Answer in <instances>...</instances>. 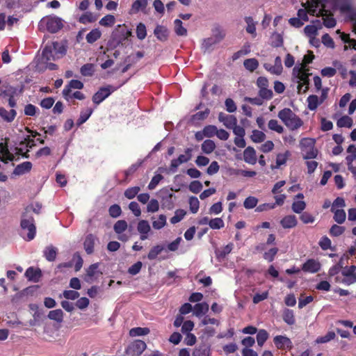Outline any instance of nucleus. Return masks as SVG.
<instances>
[{"label":"nucleus","mask_w":356,"mask_h":356,"mask_svg":"<svg viewBox=\"0 0 356 356\" xmlns=\"http://www.w3.org/2000/svg\"><path fill=\"white\" fill-rule=\"evenodd\" d=\"M326 4L323 0L315 2V5L309 8L310 15L322 16L323 24L327 28H332L336 25V20L332 17L331 11L327 10Z\"/></svg>","instance_id":"1"},{"label":"nucleus","mask_w":356,"mask_h":356,"mask_svg":"<svg viewBox=\"0 0 356 356\" xmlns=\"http://www.w3.org/2000/svg\"><path fill=\"white\" fill-rule=\"evenodd\" d=\"M277 116L291 131L297 130L303 124L302 120L290 108H285L281 110Z\"/></svg>","instance_id":"2"},{"label":"nucleus","mask_w":356,"mask_h":356,"mask_svg":"<svg viewBox=\"0 0 356 356\" xmlns=\"http://www.w3.org/2000/svg\"><path fill=\"white\" fill-rule=\"evenodd\" d=\"M292 75L293 81L298 83V90L300 91L302 87L305 86L304 92L306 91L309 85V74L306 72L305 65L301 64L295 66L293 69Z\"/></svg>","instance_id":"3"},{"label":"nucleus","mask_w":356,"mask_h":356,"mask_svg":"<svg viewBox=\"0 0 356 356\" xmlns=\"http://www.w3.org/2000/svg\"><path fill=\"white\" fill-rule=\"evenodd\" d=\"M20 225L23 232H27L26 240H33L36 233V228L34 225V220L33 216L24 212L22 216Z\"/></svg>","instance_id":"4"},{"label":"nucleus","mask_w":356,"mask_h":356,"mask_svg":"<svg viewBox=\"0 0 356 356\" xmlns=\"http://www.w3.org/2000/svg\"><path fill=\"white\" fill-rule=\"evenodd\" d=\"M40 25L45 26L47 31L51 33L58 32L63 26L62 19L56 16L43 18L40 21Z\"/></svg>","instance_id":"5"},{"label":"nucleus","mask_w":356,"mask_h":356,"mask_svg":"<svg viewBox=\"0 0 356 356\" xmlns=\"http://www.w3.org/2000/svg\"><path fill=\"white\" fill-rule=\"evenodd\" d=\"M302 150L303 152V158L305 159H311L316 158L318 150L314 147V140L310 138H303L300 141Z\"/></svg>","instance_id":"6"},{"label":"nucleus","mask_w":356,"mask_h":356,"mask_svg":"<svg viewBox=\"0 0 356 356\" xmlns=\"http://www.w3.org/2000/svg\"><path fill=\"white\" fill-rule=\"evenodd\" d=\"M119 87H115L111 85L102 87L92 96V102L96 105H99L106 99L112 92L117 90Z\"/></svg>","instance_id":"7"},{"label":"nucleus","mask_w":356,"mask_h":356,"mask_svg":"<svg viewBox=\"0 0 356 356\" xmlns=\"http://www.w3.org/2000/svg\"><path fill=\"white\" fill-rule=\"evenodd\" d=\"M146 343L141 340H135L126 348L125 353L129 356H139L146 349Z\"/></svg>","instance_id":"8"},{"label":"nucleus","mask_w":356,"mask_h":356,"mask_svg":"<svg viewBox=\"0 0 356 356\" xmlns=\"http://www.w3.org/2000/svg\"><path fill=\"white\" fill-rule=\"evenodd\" d=\"M343 276L342 283L346 285H350L356 282V266H346L341 270Z\"/></svg>","instance_id":"9"},{"label":"nucleus","mask_w":356,"mask_h":356,"mask_svg":"<svg viewBox=\"0 0 356 356\" xmlns=\"http://www.w3.org/2000/svg\"><path fill=\"white\" fill-rule=\"evenodd\" d=\"M231 129L233 130V133L236 136L234 142V144L240 148H244L246 145L244 136L245 135V131L243 127L238 126L237 124L234 125Z\"/></svg>","instance_id":"10"},{"label":"nucleus","mask_w":356,"mask_h":356,"mask_svg":"<svg viewBox=\"0 0 356 356\" xmlns=\"http://www.w3.org/2000/svg\"><path fill=\"white\" fill-rule=\"evenodd\" d=\"M58 46V42H53L51 44H47L42 51V60L44 62L55 60L56 58L54 51Z\"/></svg>","instance_id":"11"},{"label":"nucleus","mask_w":356,"mask_h":356,"mask_svg":"<svg viewBox=\"0 0 356 356\" xmlns=\"http://www.w3.org/2000/svg\"><path fill=\"white\" fill-rule=\"evenodd\" d=\"M83 88V83L79 80L72 79L68 85L65 87L63 90V95L65 99L70 100L72 99L71 91L72 89H82Z\"/></svg>","instance_id":"12"},{"label":"nucleus","mask_w":356,"mask_h":356,"mask_svg":"<svg viewBox=\"0 0 356 356\" xmlns=\"http://www.w3.org/2000/svg\"><path fill=\"white\" fill-rule=\"evenodd\" d=\"M15 155L10 152L6 143H0V160L4 163L16 160Z\"/></svg>","instance_id":"13"},{"label":"nucleus","mask_w":356,"mask_h":356,"mask_svg":"<svg viewBox=\"0 0 356 356\" xmlns=\"http://www.w3.org/2000/svg\"><path fill=\"white\" fill-rule=\"evenodd\" d=\"M98 268V263L93 264L88 267L86 270V275L85 278L87 282H92L102 274V273L99 271Z\"/></svg>","instance_id":"14"},{"label":"nucleus","mask_w":356,"mask_h":356,"mask_svg":"<svg viewBox=\"0 0 356 356\" xmlns=\"http://www.w3.org/2000/svg\"><path fill=\"white\" fill-rule=\"evenodd\" d=\"M321 268V264L313 259H308L302 265V270L305 272L315 273L318 272Z\"/></svg>","instance_id":"15"},{"label":"nucleus","mask_w":356,"mask_h":356,"mask_svg":"<svg viewBox=\"0 0 356 356\" xmlns=\"http://www.w3.org/2000/svg\"><path fill=\"white\" fill-rule=\"evenodd\" d=\"M274 343L277 348H292V342L289 338L286 336L278 335L274 337Z\"/></svg>","instance_id":"16"},{"label":"nucleus","mask_w":356,"mask_h":356,"mask_svg":"<svg viewBox=\"0 0 356 356\" xmlns=\"http://www.w3.org/2000/svg\"><path fill=\"white\" fill-rule=\"evenodd\" d=\"M243 160L248 164H256L257 161L256 151L252 147L249 146L245 149L243 152Z\"/></svg>","instance_id":"17"},{"label":"nucleus","mask_w":356,"mask_h":356,"mask_svg":"<svg viewBox=\"0 0 356 356\" xmlns=\"http://www.w3.org/2000/svg\"><path fill=\"white\" fill-rule=\"evenodd\" d=\"M321 28V22L318 19L313 22L312 24L307 25L304 29V32L307 37L316 36L318 30Z\"/></svg>","instance_id":"18"},{"label":"nucleus","mask_w":356,"mask_h":356,"mask_svg":"<svg viewBox=\"0 0 356 356\" xmlns=\"http://www.w3.org/2000/svg\"><path fill=\"white\" fill-rule=\"evenodd\" d=\"M280 224L284 229H291L295 227L298 224V220L294 215H288L284 216L281 220Z\"/></svg>","instance_id":"19"},{"label":"nucleus","mask_w":356,"mask_h":356,"mask_svg":"<svg viewBox=\"0 0 356 356\" xmlns=\"http://www.w3.org/2000/svg\"><path fill=\"white\" fill-rule=\"evenodd\" d=\"M96 241L97 237L93 234H90L86 236L83 243V246L87 254H90L93 252L94 246Z\"/></svg>","instance_id":"20"},{"label":"nucleus","mask_w":356,"mask_h":356,"mask_svg":"<svg viewBox=\"0 0 356 356\" xmlns=\"http://www.w3.org/2000/svg\"><path fill=\"white\" fill-rule=\"evenodd\" d=\"M31 168L32 163L29 161H25L15 167L13 171V174L15 175H22L29 172Z\"/></svg>","instance_id":"21"},{"label":"nucleus","mask_w":356,"mask_h":356,"mask_svg":"<svg viewBox=\"0 0 356 356\" xmlns=\"http://www.w3.org/2000/svg\"><path fill=\"white\" fill-rule=\"evenodd\" d=\"M211 37L217 43L220 42L225 37V31L218 25L215 26L211 30Z\"/></svg>","instance_id":"22"},{"label":"nucleus","mask_w":356,"mask_h":356,"mask_svg":"<svg viewBox=\"0 0 356 356\" xmlns=\"http://www.w3.org/2000/svg\"><path fill=\"white\" fill-rule=\"evenodd\" d=\"M57 252V248L51 245L44 248L43 255L47 261H54L56 258Z\"/></svg>","instance_id":"23"},{"label":"nucleus","mask_w":356,"mask_h":356,"mask_svg":"<svg viewBox=\"0 0 356 356\" xmlns=\"http://www.w3.org/2000/svg\"><path fill=\"white\" fill-rule=\"evenodd\" d=\"M209 311V305L207 302L197 303L193 308V314L197 317H202Z\"/></svg>","instance_id":"24"},{"label":"nucleus","mask_w":356,"mask_h":356,"mask_svg":"<svg viewBox=\"0 0 356 356\" xmlns=\"http://www.w3.org/2000/svg\"><path fill=\"white\" fill-rule=\"evenodd\" d=\"M16 111L14 109H10V111H8L4 108H0V116L4 121L7 122H11L12 121H13L16 116Z\"/></svg>","instance_id":"25"},{"label":"nucleus","mask_w":356,"mask_h":356,"mask_svg":"<svg viewBox=\"0 0 356 356\" xmlns=\"http://www.w3.org/2000/svg\"><path fill=\"white\" fill-rule=\"evenodd\" d=\"M154 33L158 40L161 41H165L167 40L168 36V29L163 26L158 25L154 31Z\"/></svg>","instance_id":"26"},{"label":"nucleus","mask_w":356,"mask_h":356,"mask_svg":"<svg viewBox=\"0 0 356 356\" xmlns=\"http://www.w3.org/2000/svg\"><path fill=\"white\" fill-rule=\"evenodd\" d=\"M93 113V109L91 108H86V109L81 110L79 119L76 121L78 126L85 123Z\"/></svg>","instance_id":"27"},{"label":"nucleus","mask_w":356,"mask_h":356,"mask_svg":"<svg viewBox=\"0 0 356 356\" xmlns=\"http://www.w3.org/2000/svg\"><path fill=\"white\" fill-rule=\"evenodd\" d=\"M244 19L247 24V26L245 28L246 31L251 34L253 38H255L257 35L256 22L252 17H245Z\"/></svg>","instance_id":"28"},{"label":"nucleus","mask_w":356,"mask_h":356,"mask_svg":"<svg viewBox=\"0 0 356 356\" xmlns=\"http://www.w3.org/2000/svg\"><path fill=\"white\" fill-rule=\"evenodd\" d=\"M315 2H319V0H312L310 3H309V6L307 9H300L298 11V17L300 19L302 22H307L309 20L307 13H309V8L312 7V6L315 5Z\"/></svg>","instance_id":"29"},{"label":"nucleus","mask_w":356,"mask_h":356,"mask_svg":"<svg viewBox=\"0 0 356 356\" xmlns=\"http://www.w3.org/2000/svg\"><path fill=\"white\" fill-rule=\"evenodd\" d=\"M270 45L273 47H280L283 45L284 40L281 33L274 32L270 36Z\"/></svg>","instance_id":"30"},{"label":"nucleus","mask_w":356,"mask_h":356,"mask_svg":"<svg viewBox=\"0 0 356 356\" xmlns=\"http://www.w3.org/2000/svg\"><path fill=\"white\" fill-rule=\"evenodd\" d=\"M202 151L207 154H209L216 149V144L211 140H205L201 145Z\"/></svg>","instance_id":"31"},{"label":"nucleus","mask_w":356,"mask_h":356,"mask_svg":"<svg viewBox=\"0 0 356 356\" xmlns=\"http://www.w3.org/2000/svg\"><path fill=\"white\" fill-rule=\"evenodd\" d=\"M175 24V32L179 36H186L187 35V29L183 26L182 22L177 19L174 22Z\"/></svg>","instance_id":"32"},{"label":"nucleus","mask_w":356,"mask_h":356,"mask_svg":"<svg viewBox=\"0 0 356 356\" xmlns=\"http://www.w3.org/2000/svg\"><path fill=\"white\" fill-rule=\"evenodd\" d=\"M307 102L308 103V108L310 111H315L318 106L321 104L318 97L315 95H309L307 99Z\"/></svg>","instance_id":"33"},{"label":"nucleus","mask_w":356,"mask_h":356,"mask_svg":"<svg viewBox=\"0 0 356 356\" xmlns=\"http://www.w3.org/2000/svg\"><path fill=\"white\" fill-rule=\"evenodd\" d=\"M147 6V0H136L131 6V12L137 13L140 10L145 9Z\"/></svg>","instance_id":"34"},{"label":"nucleus","mask_w":356,"mask_h":356,"mask_svg":"<svg viewBox=\"0 0 356 356\" xmlns=\"http://www.w3.org/2000/svg\"><path fill=\"white\" fill-rule=\"evenodd\" d=\"M234 248V244L229 243L225 247H223L221 250H218L216 251V254L218 258L222 259L225 258L228 254H229Z\"/></svg>","instance_id":"35"},{"label":"nucleus","mask_w":356,"mask_h":356,"mask_svg":"<svg viewBox=\"0 0 356 356\" xmlns=\"http://www.w3.org/2000/svg\"><path fill=\"white\" fill-rule=\"evenodd\" d=\"M209 109L208 108H206L203 111H199L191 117V120L193 124L197 123L199 121L203 120L205 118H207L209 114Z\"/></svg>","instance_id":"36"},{"label":"nucleus","mask_w":356,"mask_h":356,"mask_svg":"<svg viewBox=\"0 0 356 356\" xmlns=\"http://www.w3.org/2000/svg\"><path fill=\"white\" fill-rule=\"evenodd\" d=\"M40 270H35L33 268H29L25 273L26 277L29 280L33 281H37L38 280L39 277H40Z\"/></svg>","instance_id":"37"},{"label":"nucleus","mask_w":356,"mask_h":356,"mask_svg":"<svg viewBox=\"0 0 356 356\" xmlns=\"http://www.w3.org/2000/svg\"><path fill=\"white\" fill-rule=\"evenodd\" d=\"M149 333V329L147 327H134L129 330V335L131 337L144 336Z\"/></svg>","instance_id":"38"},{"label":"nucleus","mask_w":356,"mask_h":356,"mask_svg":"<svg viewBox=\"0 0 356 356\" xmlns=\"http://www.w3.org/2000/svg\"><path fill=\"white\" fill-rule=\"evenodd\" d=\"M102 35L101 31L98 29H92L86 35V40L88 43H93L97 41Z\"/></svg>","instance_id":"39"},{"label":"nucleus","mask_w":356,"mask_h":356,"mask_svg":"<svg viewBox=\"0 0 356 356\" xmlns=\"http://www.w3.org/2000/svg\"><path fill=\"white\" fill-rule=\"evenodd\" d=\"M283 320L289 325L295 323V317L293 312L289 309H285L283 312Z\"/></svg>","instance_id":"40"},{"label":"nucleus","mask_w":356,"mask_h":356,"mask_svg":"<svg viewBox=\"0 0 356 356\" xmlns=\"http://www.w3.org/2000/svg\"><path fill=\"white\" fill-rule=\"evenodd\" d=\"M166 225V216L160 214L156 220L152 221V227L155 229H161Z\"/></svg>","instance_id":"41"},{"label":"nucleus","mask_w":356,"mask_h":356,"mask_svg":"<svg viewBox=\"0 0 356 356\" xmlns=\"http://www.w3.org/2000/svg\"><path fill=\"white\" fill-rule=\"evenodd\" d=\"M291 153L289 151H286L283 154H278L276 158V165L275 168H279L281 165H284L288 158L290 156Z\"/></svg>","instance_id":"42"},{"label":"nucleus","mask_w":356,"mask_h":356,"mask_svg":"<svg viewBox=\"0 0 356 356\" xmlns=\"http://www.w3.org/2000/svg\"><path fill=\"white\" fill-rule=\"evenodd\" d=\"M306 208V203L303 200H294L291 209L294 213H301Z\"/></svg>","instance_id":"43"},{"label":"nucleus","mask_w":356,"mask_h":356,"mask_svg":"<svg viewBox=\"0 0 356 356\" xmlns=\"http://www.w3.org/2000/svg\"><path fill=\"white\" fill-rule=\"evenodd\" d=\"M334 213V220L339 224H342L345 222L346 214L343 209H337L332 211Z\"/></svg>","instance_id":"44"},{"label":"nucleus","mask_w":356,"mask_h":356,"mask_svg":"<svg viewBox=\"0 0 356 356\" xmlns=\"http://www.w3.org/2000/svg\"><path fill=\"white\" fill-rule=\"evenodd\" d=\"M49 318L61 323L63 320V312L61 309H55L50 311L48 314Z\"/></svg>","instance_id":"45"},{"label":"nucleus","mask_w":356,"mask_h":356,"mask_svg":"<svg viewBox=\"0 0 356 356\" xmlns=\"http://www.w3.org/2000/svg\"><path fill=\"white\" fill-rule=\"evenodd\" d=\"M251 140L256 143H261L266 139L265 134L259 130H253L250 136Z\"/></svg>","instance_id":"46"},{"label":"nucleus","mask_w":356,"mask_h":356,"mask_svg":"<svg viewBox=\"0 0 356 356\" xmlns=\"http://www.w3.org/2000/svg\"><path fill=\"white\" fill-rule=\"evenodd\" d=\"M244 67L246 70L253 72L259 66V62L256 58H248L244 60Z\"/></svg>","instance_id":"47"},{"label":"nucleus","mask_w":356,"mask_h":356,"mask_svg":"<svg viewBox=\"0 0 356 356\" xmlns=\"http://www.w3.org/2000/svg\"><path fill=\"white\" fill-rule=\"evenodd\" d=\"M337 124L339 127L350 128L353 126V120L349 116L344 115L338 120Z\"/></svg>","instance_id":"48"},{"label":"nucleus","mask_w":356,"mask_h":356,"mask_svg":"<svg viewBox=\"0 0 356 356\" xmlns=\"http://www.w3.org/2000/svg\"><path fill=\"white\" fill-rule=\"evenodd\" d=\"M137 229L140 234H148L151 230V227L147 220H141L138 223Z\"/></svg>","instance_id":"49"},{"label":"nucleus","mask_w":356,"mask_h":356,"mask_svg":"<svg viewBox=\"0 0 356 356\" xmlns=\"http://www.w3.org/2000/svg\"><path fill=\"white\" fill-rule=\"evenodd\" d=\"M127 228V222L124 220H118L113 226V229L118 234H120L124 232Z\"/></svg>","instance_id":"50"},{"label":"nucleus","mask_w":356,"mask_h":356,"mask_svg":"<svg viewBox=\"0 0 356 356\" xmlns=\"http://www.w3.org/2000/svg\"><path fill=\"white\" fill-rule=\"evenodd\" d=\"M140 191V188L139 186H133L126 189L124 195L127 199L131 200L138 195Z\"/></svg>","instance_id":"51"},{"label":"nucleus","mask_w":356,"mask_h":356,"mask_svg":"<svg viewBox=\"0 0 356 356\" xmlns=\"http://www.w3.org/2000/svg\"><path fill=\"white\" fill-rule=\"evenodd\" d=\"M268 127L269 129L278 134H282L284 131V127L279 124L277 120H270L268 123Z\"/></svg>","instance_id":"52"},{"label":"nucleus","mask_w":356,"mask_h":356,"mask_svg":"<svg viewBox=\"0 0 356 356\" xmlns=\"http://www.w3.org/2000/svg\"><path fill=\"white\" fill-rule=\"evenodd\" d=\"M335 337V333L333 331H330L325 336L318 337L315 341L316 343H325L334 339Z\"/></svg>","instance_id":"53"},{"label":"nucleus","mask_w":356,"mask_h":356,"mask_svg":"<svg viewBox=\"0 0 356 356\" xmlns=\"http://www.w3.org/2000/svg\"><path fill=\"white\" fill-rule=\"evenodd\" d=\"M80 72L83 76H90L95 72L94 65L91 63L85 64L81 67Z\"/></svg>","instance_id":"54"},{"label":"nucleus","mask_w":356,"mask_h":356,"mask_svg":"<svg viewBox=\"0 0 356 356\" xmlns=\"http://www.w3.org/2000/svg\"><path fill=\"white\" fill-rule=\"evenodd\" d=\"M258 203V199L254 196H249L245 199L243 206L246 209L254 208Z\"/></svg>","instance_id":"55"},{"label":"nucleus","mask_w":356,"mask_h":356,"mask_svg":"<svg viewBox=\"0 0 356 356\" xmlns=\"http://www.w3.org/2000/svg\"><path fill=\"white\" fill-rule=\"evenodd\" d=\"M136 32L137 38L139 40H144L147 36V29L145 25L143 23H139L136 26Z\"/></svg>","instance_id":"56"},{"label":"nucleus","mask_w":356,"mask_h":356,"mask_svg":"<svg viewBox=\"0 0 356 356\" xmlns=\"http://www.w3.org/2000/svg\"><path fill=\"white\" fill-rule=\"evenodd\" d=\"M186 212L184 209H177L175 212L173 217L170 218V222L172 224H176L180 222L186 216Z\"/></svg>","instance_id":"57"},{"label":"nucleus","mask_w":356,"mask_h":356,"mask_svg":"<svg viewBox=\"0 0 356 356\" xmlns=\"http://www.w3.org/2000/svg\"><path fill=\"white\" fill-rule=\"evenodd\" d=\"M163 250V247L162 245H156L153 247L149 252L147 254V257L149 260L155 259L157 256L161 253Z\"/></svg>","instance_id":"58"},{"label":"nucleus","mask_w":356,"mask_h":356,"mask_svg":"<svg viewBox=\"0 0 356 356\" xmlns=\"http://www.w3.org/2000/svg\"><path fill=\"white\" fill-rule=\"evenodd\" d=\"M192 148H186L185 149V154H180L178 158L177 159L180 164L187 163L188 161H190L192 158Z\"/></svg>","instance_id":"59"},{"label":"nucleus","mask_w":356,"mask_h":356,"mask_svg":"<svg viewBox=\"0 0 356 356\" xmlns=\"http://www.w3.org/2000/svg\"><path fill=\"white\" fill-rule=\"evenodd\" d=\"M268 338V334L265 330H259L257 334V341L258 345L261 347Z\"/></svg>","instance_id":"60"},{"label":"nucleus","mask_w":356,"mask_h":356,"mask_svg":"<svg viewBox=\"0 0 356 356\" xmlns=\"http://www.w3.org/2000/svg\"><path fill=\"white\" fill-rule=\"evenodd\" d=\"M115 22V17L112 15H107L102 18L99 24L103 26H112Z\"/></svg>","instance_id":"61"},{"label":"nucleus","mask_w":356,"mask_h":356,"mask_svg":"<svg viewBox=\"0 0 356 356\" xmlns=\"http://www.w3.org/2000/svg\"><path fill=\"white\" fill-rule=\"evenodd\" d=\"M347 152L350 154V155H348L346 158L348 165L356 159V147L354 145H349Z\"/></svg>","instance_id":"62"},{"label":"nucleus","mask_w":356,"mask_h":356,"mask_svg":"<svg viewBox=\"0 0 356 356\" xmlns=\"http://www.w3.org/2000/svg\"><path fill=\"white\" fill-rule=\"evenodd\" d=\"M209 225L213 229H219L224 227L225 223L222 218H216L210 220Z\"/></svg>","instance_id":"63"},{"label":"nucleus","mask_w":356,"mask_h":356,"mask_svg":"<svg viewBox=\"0 0 356 356\" xmlns=\"http://www.w3.org/2000/svg\"><path fill=\"white\" fill-rule=\"evenodd\" d=\"M210 348L208 346H202L195 349L193 356H209Z\"/></svg>","instance_id":"64"}]
</instances>
